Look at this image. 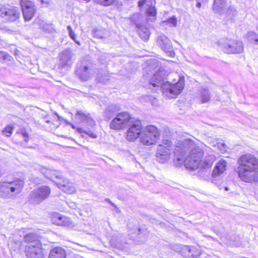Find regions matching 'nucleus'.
I'll return each mask as SVG.
<instances>
[{"label":"nucleus","mask_w":258,"mask_h":258,"mask_svg":"<svg viewBox=\"0 0 258 258\" xmlns=\"http://www.w3.org/2000/svg\"><path fill=\"white\" fill-rule=\"evenodd\" d=\"M174 162L177 167L184 164L187 169L195 170L200 166L203 152L190 140H183L174 149Z\"/></svg>","instance_id":"f257e3e1"},{"label":"nucleus","mask_w":258,"mask_h":258,"mask_svg":"<svg viewBox=\"0 0 258 258\" xmlns=\"http://www.w3.org/2000/svg\"><path fill=\"white\" fill-rule=\"evenodd\" d=\"M165 74L162 70L156 72L150 78L148 79L150 85L161 90L163 94L168 98H173L179 95L184 88V79L179 77L178 81L174 84L166 81Z\"/></svg>","instance_id":"f03ea898"},{"label":"nucleus","mask_w":258,"mask_h":258,"mask_svg":"<svg viewBox=\"0 0 258 258\" xmlns=\"http://www.w3.org/2000/svg\"><path fill=\"white\" fill-rule=\"evenodd\" d=\"M237 173L240 179L248 183L258 182V158L251 154L241 156L237 160Z\"/></svg>","instance_id":"7ed1b4c3"},{"label":"nucleus","mask_w":258,"mask_h":258,"mask_svg":"<svg viewBox=\"0 0 258 258\" xmlns=\"http://www.w3.org/2000/svg\"><path fill=\"white\" fill-rule=\"evenodd\" d=\"M24 181L21 179H17L11 182H0V197L10 199L19 194L24 186Z\"/></svg>","instance_id":"20e7f679"},{"label":"nucleus","mask_w":258,"mask_h":258,"mask_svg":"<svg viewBox=\"0 0 258 258\" xmlns=\"http://www.w3.org/2000/svg\"><path fill=\"white\" fill-rule=\"evenodd\" d=\"M134 119L127 112H118L111 121L109 126L112 130H119L125 128Z\"/></svg>","instance_id":"39448f33"},{"label":"nucleus","mask_w":258,"mask_h":258,"mask_svg":"<svg viewBox=\"0 0 258 258\" xmlns=\"http://www.w3.org/2000/svg\"><path fill=\"white\" fill-rule=\"evenodd\" d=\"M159 136L158 130L155 126L149 125L142 132L140 136V142L146 146L153 145L159 138Z\"/></svg>","instance_id":"423d86ee"},{"label":"nucleus","mask_w":258,"mask_h":258,"mask_svg":"<svg viewBox=\"0 0 258 258\" xmlns=\"http://www.w3.org/2000/svg\"><path fill=\"white\" fill-rule=\"evenodd\" d=\"M20 16V12L18 7L3 5L0 7V17L8 21L14 22Z\"/></svg>","instance_id":"0eeeda50"},{"label":"nucleus","mask_w":258,"mask_h":258,"mask_svg":"<svg viewBox=\"0 0 258 258\" xmlns=\"http://www.w3.org/2000/svg\"><path fill=\"white\" fill-rule=\"evenodd\" d=\"M171 144L170 141L165 140L162 144L158 146L156 152V160L158 162L163 163L170 158Z\"/></svg>","instance_id":"6e6552de"},{"label":"nucleus","mask_w":258,"mask_h":258,"mask_svg":"<svg viewBox=\"0 0 258 258\" xmlns=\"http://www.w3.org/2000/svg\"><path fill=\"white\" fill-rule=\"evenodd\" d=\"M50 192L47 186H42L32 191L29 195V200L33 204H39L46 199Z\"/></svg>","instance_id":"1a4fd4ad"},{"label":"nucleus","mask_w":258,"mask_h":258,"mask_svg":"<svg viewBox=\"0 0 258 258\" xmlns=\"http://www.w3.org/2000/svg\"><path fill=\"white\" fill-rule=\"evenodd\" d=\"M127 126L129 128L126 132V138L128 141H134L142 133L141 122L139 120L134 119Z\"/></svg>","instance_id":"9d476101"},{"label":"nucleus","mask_w":258,"mask_h":258,"mask_svg":"<svg viewBox=\"0 0 258 258\" xmlns=\"http://www.w3.org/2000/svg\"><path fill=\"white\" fill-rule=\"evenodd\" d=\"M21 5L25 21H30L34 16L36 8L33 2L29 0H21Z\"/></svg>","instance_id":"9b49d317"},{"label":"nucleus","mask_w":258,"mask_h":258,"mask_svg":"<svg viewBox=\"0 0 258 258\" xmlns=\"http://www.w3.org/2000/svg\"><path fill=\"white\" fill-rule=\"evenodd\" d=\"M33 167L35 170H39L47 178L54 182L61 179V175L58 171L47 169L37 164H35Z\"/></svg>","instance_id":"f8f14e48"},{"label":"nucleus","mask_w":258,"mask_h":258,"mask_svg":"<svg viewBox=\"0 0 258 258\" xmlns=\"http://www.w3.org/2000/svg\"><path fill=\"white\" fill-rule=\"evenodd\" d=\"M157 43L164 52L169 53L170 56L174 54L171 41L166 36L162 34L158 36Z\"/></svg>","instance_id":"ddd939ff"},{"label":"nucleus","mask_w":258,"mask_h":258,"mask_svg":"<svg viewBox=\"0 0 258 258\" xmlns=\"http://www.w3.org/2000/svg\"><path fill=\"white\" fill-rule=\"evenodd\" d=\"M224 51L228 53H239L243 51V44L240 41L229 40L224 45Z\"/></svg>","instance_id":"4468645a"},{"label":"nucleus","mask_w":258,"mask_h":258,"mask_svg":"<svg viewBox=\"0 0 258 258\" xmlns=\"http://www.w3.org/2000/svg\"><path fill=\"white\" fill-rule=\"evenodd\" d=\"M55 183L58 188L63 192L69 194H72L76 191V188L73 183L71 182L69 180L61 176V179L58 181H54Z\"/></svg>","instance_id":"2eb2a0df"},{"label":"nucleus","mask_w":258,"mask_h":258,"mask_svg":"<svg viewBox=\"0 0 258 258\" xmlns=\"http://www.w3.org/2000/svg\"><path fill=\"white\" fill-rule=\"evenodd\" d=\"M25 241L27 242L26 249H32L41 247V244L38 239L36 234L31 233L26 235L24 237Z\"/></svg>","instance_id":"dca6fc26"},{"label":"nucleus","mask_w":258,"mask_h":258,"mask_svg":"<svg viewBox=\"0 0 258 258\" xmlns=\"http://www.w3.org/2000/svg\"><path fill=\"white\" fill-rule=\"evenodd\" d=\"M201 254L200 249L195 246L183 245L181 255L187 258H198Z\"/></svg>","instance_id":"f3484780"},{"label":"nucleus","mask_w":258,"mask_h":258,"mask_svg":"<svg viewBox=\"0 0 258 258\" xmlns=\"http://www.w3.org/2000/svg\"><path fill=\"white\" fill-rule=\"evenodd\" d=\"M154 0H140L138 2V6L142 7L144 5L148 6V8L146 10V13L148 17H153V20L156 19V10L155 8L153 6Z\"/></svg>","instance_id":"a211bd4d"},{"label":"nucleus","mask_w":258,"mask_h":258,"mask_svg":"<svg viewBox=\"0 0 258 258\" xmlns=\"http://www.w3.org/2000/svg\"><path fill=\"white\" fill-rule=\"evenodd\" d=\"M59 65L61 67L70 66L72 63V58L73 53L69 49H66L62 51L59 55Z\"/></svg>","instance_id":"6ab92c4d"},{"label":"nucleus","mask_w":258,"mask_h":258,"mask_svg":"<svg viewBox=\"0 0 258 258\" xmlns=\"http://www.w3.org/2000/svg\"><path fill=\"white\" fill-rule=\"evenodd\" d=\"M212 97V94L210 90L206 87H201L197 93V98L202 104L208 103Z\"/></svg>","instance_id":"aec40b11"},{"label":"nucleus","mask_w":258,"mask_h":258,"mask_svg":"<svg viewBox=\"0 0 258 258\" xmlns=\"http://www.w3.org/2000/svg\"><path fill=\"white\" fill-rule=\"evenodd\" d=\"M77 72L80 78L84 81L89 80L96 73L95 69H92V67L87 66H83L82 68H80V70H78Z\"/></svg>","instance_id":"412c9836"},{"label":"nucleus","mask_w":258,"mask_h":258,"mask_svg":"<svg viewBox=\"0 0 258 258\" xmlns=\"http://www.w3.org/2000/svg\"><path fill=\"white\" fill-rule=\"evenodd\" d=\"M120 110V108L119 106L115 104L110 105L104 110L103 117L105 120H109L115 117Z\"/></svg>","instance_id":"4be33fe9"},{"label":"nucleus","mask_w":258,"mask_h":258,"mask_svg":"<svg viewBox=\"0 0 258 258\" xmlns=\"http://www.w3.org/2000/svg\"><path fill=\"white\" fill-rule=\"evenodd\" d=\"M52 221L53 223L57 225L67 227H70L72 225V223L69 218L58 213L53 216Z\"/></svg>","instance_id":"5701e85b"},{"label":"nucleus","mask_w":258,"mask_h":258,"mask_svg":"<svg viewBox=\"0 0 258 258\" xmlns=\"http://www.w3.org/2000/svg\"><path fill=\"white\" fill-rule=\"evenodd\" d=\"M227 163L225 160L221 159L217 163L213 170L212 173V177L216 178L222 174L226 169Z\"/></svg>","instance_id":"b1692460"},{"label":"nucleus","mask_w":258,"mask_h":258,"mask_svg":"<svg viewBox=\"0 0 258 258\" xmlns=\"http://www.w3.org/2000/svg\"><path fill=\"white\" fill-rule=\"evenodd\" d=\"M28 258H44L41 247L32 249H26Z\"/></svg>","instance_id":"393cba45"},{"label":"nucleus","mask_w":258,"mask_h":258,"mask_svg":"<svg viewBox=\"0 0 258 258\" xmlns=\"http://www.w3.org/2000/svg\"><path fill=\"white\" fill-rule=\"evenodd\" d=\"M66 255V252L63 249L57 247L51 249L48 258H65Z\"/></svg>","instance_id":"a878e982"},{"label":"nucleus","mask_w":258,"mask_h":258,"mask_svg":"<svg viewBox=\"0 0 258 258\" xmlns=\"http://www.w3.org/2000/svg\"><path fill=\"white\" fill-rule=\"evenodd\" d=\"M226 6V0H214L213 9L215 13L221 14L224 12Z\"/></svg>","instance_id":"bb28decb"},{"label":"nucleus","mask_w":258,"mask_h":258,"mask_svg":"<svg viewBox=\"0 0 258 258\" xmlns=\"http://www.w3.org/2000/svg\"><path fill=\"white\" fill-rule=\"evenodd\" d=\"M214 158L213 156L206 157L204 161H200L199 167L205 169L211 168L214 162Z\"/></svg>","instance_id":"cd10ccee"},{"label":"nucleus","mask_w":258,"mask_h":258,"mask_svg":"<svg viewBox=\"0 0 258 258\" xmlns=\"http://www.w3.org/2000/svg\"><path fill=\"white\" fill-rule=\"evenodd\" d=\"M90 115L89 113H86L82 110H79L76 114L75 119L79 123H85Z\"/></svg>","instance_id":"c85d7f7f"},{"label":"nucleus","mask_w":258,"mask_h":258,"mask_svg":"<svg viewBox=\"0 0 258 258\" xmlns=\"http://www.w3.org/2000/svg\"><path fill=\"white\" fill-rule=\"evenodd\" d=\"M137 27L139 28V34L142 39L145 41H147L150 37V32L148 28L140 26L138 24H136Z\"/></svg>","instance_id":"c756f323"},{"label":"nucleus","mask_w":258,"mask_h":258,"mask_svg":"<svg viewBox=\"0 0 258 258\" xmlns=\"http://www.w3.org/2000/svg\"><path fill=\"white\" fill-rule=\"evenodd\" d=\"M92 33L93 37L96 38H104L107 35V31L104 29H94Z\"/></svg>","instance_id":"7c9ffc66"},{"label":"nucleus","mask_w":258,"mask_h":258,"mask_svg":"<svg viewBox=\"0 0 258 258\" xmlns=\"http://www.w3.org/2000/svg\"><path fill=\"white\" fill-rule=\"evenodd\" d=\"M39 27L43 31L48 33H50L53 31V28L51 24H48L43 21H40L38 23Z\"/></svg>","instance_id":"2f4dec72"},{"label":"nucleus","mask_w":258,"mask_h":258,"mask_svg":"<svg viewBox=\"0 0 258 258\" xmlns=\"http://www.w3.org/2000/svg\"><path fill=\"white\" fill-rule=\"evenodd\" d=\"M116 0H94V2L100 5L107 7L113 5Z\"/></svg>","instance_id":"473e14b6"},{"label":"nucleus","mask_w":258,"mask_h":258,"mask_svg":"<svg viewBox=\"0 0 258 258\" xmlns=\"http://www.w3.org/2000/svg\"><path fill=\"white\" fill-rule=\"evenodd\" d=\"M163 23L165 25H169L170 26H176L177 24V19L174 17L173 16L170 18H169L166 21H163Z\"/></svg>","instance_id":"72a5a7b5"},{"label":"nucleus","mask_w":258,"mask_h":258,"mask_svg":"<svg viewBox=\"0 0 258 258\" xmlns=\"http://www.w3.org/2000/svg\"><path fill=\"white\" fill-rule=\"evenodd\" d=\"M67 29L69 31V36L78 45H80V43L79 41L76 40V35L75 32L72 30V28L70 26H68L67 27Z\"/></svg>","instance_id":"f704fd0d"},{"label":"nucleus","mask_w":258,"mask_h":258,"mask_svg":"<svg viewBox=\"0 0 258 258\" xmlns=\"http://www.w3.org/2000/svg\"><path fill=\"white\" fill-rule=\"evenodd\" d=\"M217 147L220 150L222 153H224L227 151V147L223 143H218L217 144Z\"/></svg>","instance_id":"c9c22d12"},{"label":"nucleus","mask_w":258,"mask_h":258,"mask_svg":"<svg viewBox=\"0 0 258 258\" xmlns=\"http://www.w3.org/2000/svg\"><path fill=\"white\" fill-rule=\"evenodd\" d=\"M79 131L80 133H85L92 138L95 139L97 138V135L91 131H84L82 128H80L79 130Z\"/></svg>","instance_id":"e433bc0d"},{"label":"nucleus","mask_w":258,"mask_h":258,"mask_svg":"<svg viewBox=\"0 0 258 258\" xmlns=\"http://www.w3.org/2000/svg\"><path fill=\"white\" fill-rule=\"evenodd\" d=\"M257 36L258 35L256 33L252 31L249 32L248 33V40L252 43H253L254 40H255Z\"/></svg>","instance_id":"4c0bfd02"},{"label":"nucleus","mask_w":258,"mask_h":258,"mask_svg":"<svg viewBox=\"0 0 258 258\" xmlns=\"http://www.w3.org/2000/svg\"><path fill=\"white\" fill-rule=\"evenodd\" d=\"M13 127L12 126H9L3 130V132L4 135H5L7 137H10L12 134Z\"/></svg>","instance_id":"58836bf2"},{"label":"nucleus","mask_w":258,"mask_h":258,"mask_svg":"<svg viewBox=\"0 0 258 258\" xmlns=\"http://www.w3.org/2000/svg\"><path fill=\"white\" fill-rule=\"evenodd\" d=\"M85 123L86 124V125L90 127H93L96 125L95 121L92 118L90 115L87 119Z\"/></svg>","instance_id":"ea45409f"},{"label":"nucleus","mask_w":258,"mask_h":258,"mask_svg":"<svg viewBox=\"0 0 258 258\" xmlns=\"http://www.w3.org/2000/svg\"><path fill=\"white\" fill-rule=\"evenodd\" d=\"M11 56L7 53L3 52H0V58H3V60L9 59Z\"/></svg>","instance_id":"a19ab883"},{"label":"nucleus","mask_w":258,"mask_h":258,"mask_svg":"<svg viewBox=\"0 0 258 258\" xmlns=\"http://www.w3.org/2000/svg\"><path fill=\"white\" fill-rule=\"evenodd\" d=\"M183 246H181L180 244H177L174 246L173 249L174 250L180 252L181 254V250Z\"/></svg>","instance_id":"79ce46f5"},{"label":"nucleus","mask_w":258,"mask_h":258,"mask_svg":"<svg viewBox=\"0 0 258 258\" xmlns=\"http://www.w3.org/2000/svg\"><path fill=\"white\" fill-rule=\"evenodd\" d=\"M148 99L151 102L152 105H155L157 100L155 97H153L152 96H147Z\"/></svg>","instance_id":"37998d69"},{"label":"nucleus","mask_w":258,"mask_h":258,"mask_svg":"<svg viewBox=\"0 0 258 258\" xmlns=\"http://www.w3.org/2000/svg\"><path fill=\"white\" fill-rule=\"evenodd\" d=\"M110 242L111 245H113V246L116 247L118 248H121V247L118 243H115V237H112Z\"/></svg>","instance_id":"c03bdc74"},{"label":"nucleus","mask_w":258,"mask_h":258,"mask_svg":"<svg viewBox=\"0 0 258 258\" xmlns=\"http://www.w3.org/2000/svg\"><path fill=\"white\" fill-rule=\"evenodd\" d=\"M97 77L98 79V81L103 83H106V82L107 80V79H105V78L101 77L99 74L97 75Z\"/></svg>","instance_id":"a18cd8bd"},{"label":"nucleus","mask_w":258,"mask_h":258,"mask_svg":"<svg viewBox=\"0 0 258 258\" xmlns=\"http://www.w3.org/2000/svg\"><path fill=\"white\" fill-rule=\"evenodd\" d=\"M230 12H231L232 13V15H234L236 13V10L234 7H230L227 11V13L228 14H230Z\"/></svg>","instance_id":"49530a36"},{"label":"nucleus","mask_w":258,"mask_h":258,"mask_svg":"<svg viewBox=\"0 0 258 258\" xmlns=\"http://www.w3.org/2000/svg\"><path fill=\"white\" fill-rule=\"evenodd\" d=\"M22 136H23V138H24V140L26 142H28V137L27 133H26V132H23V133H22Z\"/></svg>","instance_id":"de8ad7c7"},{"label":"nucleus","mask_w":258,"mask_h":258,"mask_svg":"<svg viewBox=\"0 0 258 258\" xmlns=\"http://www.w3.org/2000/svg\"><path fill=\"white\" fill-rule=\"evenodd\" d=\"M134 232L131 231V233L139 232L140 231V229L138 226H135V228L133 229Z\"/></svg>","instance_id":"09e8293b"},{"label":"nucleus","mask_w":258,"mask_h":258,"mask_svg":"<svg viewBox=\"0 0 258 258\" xmlns=\"http://www.w3.org/2000/svg\"><path fill=\"white\" fill-rule=\"evenodd\" d=\"M69 206L70 207H71L72 209H75L77 207V205H76V203H73V202H70L69 204Z\"/></svg>","instance_id":"8fccbe9b"},{"label":"nucleus","mask_w":258,"mask_h":258,"mask_svg":"<svg viewBox=\"0 0 258 258\" xmlns=\"http://www.w3.org/2000/svg\"><path fill=\"white\" fill-rule=\"evenodd\" d=\"M105 201L108 203H110L111 205L115 206L114 204H113L109 199H106Z\"/></svg>","instance_id":"3c124183"},{"label":"nucleus","mask_w":258,"mask_h":258,"mask_svg":"<svg viewBox=\"0 0 258 258\" xmlns=\"http://www.w3.org/2000/svg\"><path fill=\"white\" fill-rule=\"evenodd\" d=\"M254 44L258 45V36L256 38H255V40H254L253 43Z\"/></svg>","instance_id":"603ef678"},{"label":"nucleus","mask_w":258,"mask_h":258,"mask_svg":"<svg viewBox=\"0 0 258 258\" xmlns=\"http://www.w3.org/2000/svg\"><path fill=\"white\" fill-rule=\"evenodd\" d=\"M42 3L48 4L49 3V0H40Z\"/></svg>","instance_id":"864d4df0"},{"label":"nucleus","mask_w":258,"mask_h":258,"mask_svg":"<svg viewBox=\"0 0 258 258\" xmlns=\"http://www.w3.org/2000/svg\"><path fill=\"white\" fill-rule=\"evenodd\" d=\"M197 7H198L199 8H201V3L199 2H198L197 4Z\"/></svg>","instance_id":"5fc2aeb1"},{"label":"nucleus","mask_w":258,"mask_h":258,"mask_svg":"<svg viewBox=\"0 0 258 258\" xmlns=\"http://www.w3.org/2000/svg\"><path fill=\"white\" fill-rule=\"evenodd\" d=\"M139 16V14H135L134 15L133 17L132 18V20H133L135 18H137Z\"/></svg>","instance_id":"6e6d98bb"},{"label":"nucleus","mask_w":258,"mask_h":258,"mask_svg":"<svg viewBox=\"0 0 258 258\" xmlns=\"http://www.w3.org/2000/svg\"><path fill=\"white\" fill-rule=\"evenodd\" d=\"M152 62L154 63V64H156L157 62V60L154 59L152 60Z\"/></svg>","instance_id":"4d7b16f0"},{"label":"nucleus","mask_w":258,"mask_h":258,"mask_svg":"<svg viewBox=\"0 0 258 258\" xmlns=\"http://www.w3.org/2000/svg\"><path fill=\"white\" fill-rule=\"evenodd\" d=\"M128 228H130H130H131V227H130V224L128 225Z\"/></svg>","instance_id":"13d9d810"},{"label":"nucleus","mask_w":258,"mask_h":258,"mask_svg":"<svg viewBox=\"0 0 258 258\" xmlns=\"http://www.w3.org/2000/svg\"><path fill=\"white\" fill-rule=\"evenodd\" d=\"M225 189H226V190H228V188H227V187H226V188H225Z\"/></svg>","instance_id":"bf43d9fd"},{"label":"nucleus","mask_w":258,"mask_h":258,"mask_svg":"<svg viewBox=\"0 0 258 258\" xmlns=\"http://www.w3.org/2000/svg\"><path fill=\"white\" fill-rule=\"evenodd\" d=\"M149 19H149V18H148V21H149ZM151 19H152V20H153L152 19V18Z\"/></svg>","instance_id":"052dcab7"},{"label":"nucleus","mask_w":258,"mask_h":258,"mask_svg":"<svg viewBox=\"0 0 258 258\" xmlns=\"http://www.w3.org/2000/svg\"><path fill=\"white\" fill-rule=\"evenodd\" d=\"M73 128H75V126L74 125H72Z\"/></svg>","instance_id":"680f3d73"}]
</instances>
